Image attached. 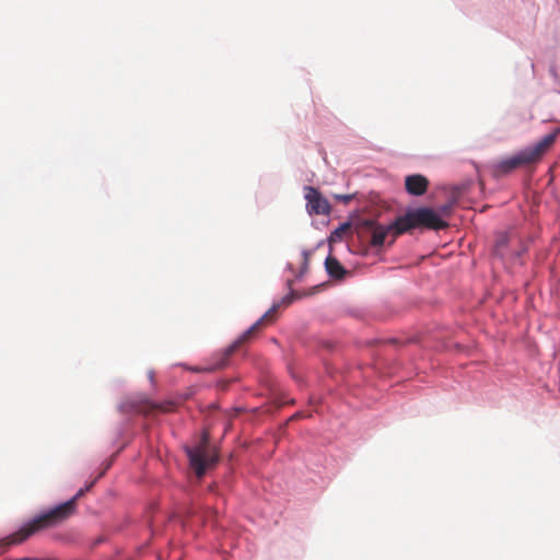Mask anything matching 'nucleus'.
Masks as SVG:
<instances>
[{
    "instance_id": "f257e3e1",
    "label": "nucleus",
    "mask_w": 560,
    "mask_h": 560,
    "mask_svg": "<svg viewBox=\"0 0 560 560\" xmlns=\"http://www.w3.org/2000/svg\"><path fill=\"white\" fill-rule=\"evenodd\" d=\"M363 225L371 234V245L373 247H380L385 243V238L388 234H394V237H396L416 228L442 230L447 226V223L432 209L418 208L398 217L387 226L380 225L372 220L365 221Z\"/></svg>"
},
{
    "instance_id": "f03ea898",
    "label": "nucleus",
    "mask_w": 560,
    "mask_h": 560,
    "mask_svg": "<svg viewBox=\"0 0 560 560\" xmlns=\"http://www.w3.org/2000/svg\"><path fill=\"white\" fill-rule=\"evenodd\" d=\"M95 483V480L90 482L85 488L80 489L70 500L61 503L54 509L39 514L38 516L31 520L27 524L21 527L18 532L8 536L4 539V545H18L27 539L31 535L38 530L55 527L63 523L77 511L78 500L84 495Z\"/></svg>"
},
{
    "instance_id": "7ed1b4c3",
    "label": "nucleus",
    "mask_w": 560,
    "mask_h": 560,
    "mask_svg": "<svg viewBox=\"0 0 560 560\" xmlns=\"http://www.w3.org/2000/svg\"><path fill=\"white\" fill-rule=\"evenodd\" d=\"M560 129H556L553 132L546 135L535 145L521 151L518 154L501 160L494 166V174L498 176L509 174L517 167L535 163L541 159V156L550 149L556 142Z\"/></svg>"
},
{
    "instance_id": "20e7f679",
    "label": "nucleus",
    "mask_w": 560,
    "mask_h": 560,
    "mask_svg": "<svg viewBox=\"0 0 560 560\" xmlns=\"http://www.w3.org/2000/svg\"><path fill=\"white\" fill-rule=\"evenodd\" d=\"M210 436L207 431L202 433L200 442L186 447V454L189 458L190 467L197 477H202L208 468L213 467L218 462V452L210 445Z\"/></svg>"
},
{
    "instance_id": "39448f33",
    "label": "nucleus",
    "mask_w": 560,
    "mask_h": 560,
    "mask_svg": "<svg viewBox=\"0 0 560 560\" xmlns=\"http://www.w3.org/2000/svg\"><path fill=\"white\" fill-rule=\"evenodd\" d=\"M277 312V305H273L267 311L256 323H254L246 331H244L224 352V359L217 364V369H222L226 365L228 358L242 345L250 341L255 338L260 330H262L268 324L275 320Z\"/></svg>"
},
{
    "instance_id": "423d86ee",
    "label": "nucleus",
    "mask_w": 560,
    "mask_h": 560,
    "mask_svg": "<svg viewBox=\"0 0 560 560\" xmlns=\"http://www.w3.org/2000/svg\"><path fill=\"white\" fill-rule=\"evenodd\" d=\"M305 199L307 201L306 208L310 214H329L330 205L328 200L319 192L318 189L306 186Z\"/></svg>"
},
{
    "instance_id": "0eeeda50",
    "label": "nucleus",
    "mask_w": 560,
    "mask_h": 560,
    "mask_svg": "<svg viewBox=\"0 0 560 560\" xmlns=\"http://www.w3.org/2000/svg\"><path fill=\"white\" fill-rule=\"evenodd\" d=\"M184 399H167L160 404L143 400L137 407L136 410L139 413H143L145 416L152 415L154 412L168 413L174 412L182 405Z\"/></svg>"
},
{
    "instance_id": "6e6552de",
    "label": "nucleus",
    "mask_w": 560,
    "mask_h": 560,
    "mask_svg": "<svg viewBox=\"0 0 560 560\" xmlns=\"http://www.w3.org/2000/svg\"><path fill=\"white\" fill-rule=\"evenodd\" d=\"M405 187L408 194L412 196H422L428 190L429 180L420 174L409 175L405 179Z\"/></svg>"
},
{
    "instance_id": "1a4fd4ad",
    "label": "nucleus",
    "mask_w": 560,
    "mask_h": 560,
    "mask_svg": "<svg viewBox=\"0 0 560 560\" xmlns=\"http://www.w3.org/2000/svg\"><path fill=\"white\" fill-rule=\"evenodd\" d=\"M328 275L334 279H341L346 275V269L336 257L328 256L325 261Z\"/></svg>"
},
{
    "instance_id": "9d476101",
    "label": "nucleus",
    "mask_w": 560,
    "mask_h": 560,
    "mask_svg": "<svg viewBox=\"0 0 560 560\" xmlns=\"http://www.w3.org/2000/svg\"><path fill=\"white\" fill-rule=\"evenodd\" d=\"M510 243V236L508 233H499L495 237V243L493 247V254L500 258H505L509 256L506 247Z\"/></svg>"
},
{
    "instance_id": "9b49d317",
    "label": "nucleus",
    "mask_w": 560,
    "mask_h": 560,
    "mask_svg": "<svg viewBox=\"0 0 560 560\" xmlns=\"http://www.w3.org/2000/svg\"><path fill=\"white\" fill-rule=\"evenodd\" d=\"M348 224H345L342 226H340L339 229L335 230L331 234V238L332 240H336V238H340L343 234V232L348 229Z\"/></svg>"
},
{
    "instance_id": "f8f14e48",
    "label": "nucleus",
    "mask_w": 560,
    "mask_h": 560,
    "mask_svg": "<svg viewBox=\"0 0 560 560\" xmlns=\"http://www.w3.org/2000/svg\"><path fill=\"white\" fill-rule=\"evenodd\" d=\"M353 195H335L334 198L343 203H349L353 199Z\"/></svg>"
},
{
    "instance_id": "ddd939ff",
    "label": "nucleus",
    "mask_w": 560,
    "mask_h": 560,
    "mask_svg": "<svg viewBox=\"0 0 560 560\" xmlns=\"http://www.w3.org/2000/svg\"><path fill=\"white\" fill-rule=\"evenodd\" d=\"M307 264H308V255L307 253H303V265H304V269L307 268Z\"/></svg>"
},
{
    "instance_id": "4468645a",
    "label": "nucleus",
    "mask_w": 560,
    "mask_h": 560,
    "mask_svg": "<svg viewBox=\"0 0 560 560\" xmlns=\"http://www.w3.org/2000/svg\"><path fill=\"white\" fill-rule=\"evenodd\" d=\"M302 417H303L302 412H296V413H294V415L290 418V420H296V419H300V418H302Z\"/></svg>"
},
{
    "instance_id": "2eb2a0df",
    "label": "nucleus",
    "mask_w": 560,
    "mask_h": 560,
    "mask_svg": "<svg viewBox=\"0 0 560 560\" xmlns=\"http://www.w3.org/2000/svg\"><path fill=\"white\" fill-rule=\"evenodd\" d=\"M153 377H154L153 372H150V373H149V378H150L151 381H153Z\"/></svg>"
}]
</instances>
